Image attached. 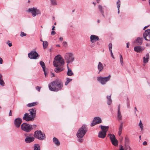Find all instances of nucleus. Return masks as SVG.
Returning <instances> with one entry per match:
<instances>
[{
  "mask_svg": "<svg viewBox=\"0 0 150 150\" xmlns=\"http://www.w3.org/2000/svg\"><path fill=\"white\" fill-rule=\"evenodd\" d=\"M4 82L2 79V76L0 73V84L3 86H4Z\"/></svg>",
  "mask_w": 150,
  "mask_h": 150,
  "instance_id": "nucleus-28",
  "label": "nucleus"
},
{
  "mask_svg": "<svg viewBox=\"0 0 150 150\" xmlns=\"http://www.w3.org/2000/svg\"><path fill=\"white\" fill-rule=\"evenodd\" d=\"M149 58V55L148 53H147L145 57L143 58V62L144 63L146 64L147 63Z\"/></svg>",
  "mask_w": 150,
  "mask_h": 150,
  "instance_id": "nucleus-21",
  "label": "nucleus"
},
{
  "mask_svg": "<svg viewBox=\"0 0 150 150\" xmlns=\"http://www.w3.org/2000/svg\"><path fill=\"white\" fill-rule=\"evenodd\" d=\"M120 59L121 64L123 66V59L121 55H120Z\"/></svg>",
  "mask_w": 150,
  "mask_h": 150,
  "instance_id": "nucleus-39",
  "label": "nucleus"
},
{
  "mask_svg": "<svg viewBox=\"0 0 150 150\" xmlns=\"http://www.w3.org/2000/svg\"><path fill=\"white\" fill-rule=\"evenodd\" d=\"M64 58L66 62L67 63L68 65L70 63L73 62L75 59L74 54L71 52H67L65 53Z\"/></svg>",
  "mask_w": 150,
  "mask_h": 150,
  "instance_id": "nucleus-5",
  "label": "nucleus"
},
{
  "mask_svg": "<svg viewBox=\"0 0 150 150\" xmlns=\"http://www.w3.org/2000/svg\"><path fill=\"white\" fill-rule=\"evenodd\" d=\"M52 77L54 76V75L53 73H52Z\"/></svg>",
  "mask_w": 150,
  "mask_h": 150,
  "instance_id": "nucleus-60",
  "label": "nucleus"
},
{
  "mask_svg": "<svg viewBox=\"0 0 150 150\" xmlns=\"http://www.w3.org/2000/svg\"><path fill=\"white\" fill-rule=\"evenodd\" d=\"M107 99V104L108 105H110L112 103V99H111V95L107 96L106 97Z\"/></svg>",
  "mask_w": 150,
  "mask_h": 150,
  "instance_id": "nucleus-26",
  "label": "nucleus"
},
{
  "mask_svg": "<svg viewBox=\"0 0 150 150\" xmlns=\"http://www.w3.org/2000/svg\"><path fill=\"white\" fill-rule=\"evenodd\" d=\"M48 42L46 41H43V46L44 49L46 48L48 45Z\"/></svg>",
  "mask_w": 150,
  "mask_h": 150,
  "instance_id": "nucleus-31",
  "label": "nucleus"
},
{
  "mask_svg": "<svg viewBox=\"0 0 150 150\" xmlns=\"http://www.w3.org/2000/svg\"><path fill=\"white\" fill-rule=\"evenodd\" d=\"M34 135L36 138L40 140H43L45 138V134L40 130H37L35 131Z\"/></svg>",
  "mask_w": 150,
  "mask_h": 150,
  "instance_id": "nucleus-8",
  "label": "nucleus"
},
{
  "mask_svg": "<svg viewBox=\"0 0 150 150\" xmlns=\"http://www.w3.org/2000/svg\"><path fill=\"white\" fill-rule=\"evenodd\" d=\"M143 145L144 146H146L147 145V142L146 141H144L143 143Z\"/></svg>",
  "mask_w": 150,
  "mask_h": 150,
  "instance_id": "nucleus-52",
  "label": "nucleus"
},
{
  "mask_svg": "<svg viewBox=\"0 0 150 150\" xmlns=\"http://www.w3.org/2000/svg\"><path fill=\"white\" fill-rule=\"evenodd\" d=\"M59 39L61 41H62L63 40V38L62 37H60L59 38Z\"/></svg>",
  "mask_w": 150,
  "mask_h": 150,
  "instance_id": "nucleus-58",
  "label": "nucleus"
},
{
  "mask_svg": "<svg viewBox=\"0 0 150 150\" xmlns=\"http://www.w3.org/2000/svg\"><path fill=\"white\" fill-rule=\"evenodd\" d=\"M22 122V119L20 117L15 119L14 120V124L15 126L17 128L20 127Z\"/></svg>",
  "mask_w": 150,
  "mask_h": 150,
  "instance_id": "nucleus-10",
  "label": "nucleus"
},
{
  "mask_svg": "<svg viewBox=\"0 0 150 150\" xmlns=\"http://www.w3.org/2000/svg\"><path fill=\"white\" fill-rule=\"evenodd\" d=\"M109 128V127L108 126H105L101 125L100 126V128L102 130V131L103 132H105L106 133L107 131H108Z\"/></svg>",
  "mask_w": 150,
  "mask_h": 150,
  "instance_id": "nucleus-25",
  "label": "nucleus"
},
{
  "mask_svg": "<svg viewBox=\"0 0 150 150\" xmlns=\"http://www.w3.org/2000/svg\"><path fill=\"white\" fill-rule=\"evenodd\" d=\"M63 66H60L56 67L54 69V71L56 73H58L64 70Z\"/></svg>",
  "mask_w": 150,
  "mask_h": 150,
  "instance_id": "nucleus-18",
  "label": "nucleus"
},
{
  "mask_svg": "<svg viewBox=\"0 0 150 150\" xmlns=\"http://www.w3.org/2000/svg\"><path fill=\"white\" fill-rule=\"evenodd\" d=\"M55 28V26H53V28H52V30H55V29H54Z\"/></svg>",
  "mask_w": 150,
  "mask_h": 150,
  "instance_id": "nucleus-62",
  "label": "nucleus"
},
{
  "mask_svg": "<svg viewBox=\"0 0 150 150\" xmlns=\"http://www.w3.org/2000/svg\"><path fill=\"white\" fill-rule=\"evenodd\" d=\"M120 0H118L117 2V9L120 8Z\"/></svg>",
  "mask_w": 150,
  "mask_h": 150,
  "instance_id": "nucleus-41",
  "label": "nucleus"
},
{
  "mask_svg": "<svg viewBox=\"0 0 150 150\" xmlns=\"http://www.w3.org/2000/svg\"><path fill=\"white\" fill-rule=\"evenodd\" d=\"M53 142L55 145L57 146H59L60 145V142L57 138L54 137L53 138Z\"/></svg>",
  "mask_w": 150,
  "mask_h": 150,
  "instance_id": "nucleus-23",
  "label": "nucleus"
},
{
  "mask_svg": "<svg viewBox=\"0 0 150 150\" xmlns=\"http://www.w3.org/2000/svg\"><path fill=\"white\" fill-rule=\"evenodd\" d=\"M51 3L52 5H57L56 0H50Z\"/></svg>",
  "mask_w": 150,
  "mask_h": 150,
  "instance_id": "nucleus-38",
  "label": "nucleus"
},
{
  "mask_svg": "<svg viewBox=\"0 0 150 150\" xmlns=\"http://www.w3.org/2000/svg\"><path fill=\"white\" fill-rule=\"evenodd\" d=\"M11 110H10V112H9V115L10 116H12V113L11 112Z\"/></svg>",
  "mask_w": 150,
  "mask_h": 150,
  "instance_id": "nucleus-54",
  "label": "nucleus"
},
{
  "mask_svg": "<svg viewBox=\"0 0 150 150\" xmlns=\"http://www.w3.org/2000/svg\"><path fill=\"white\" fill-rule=\"evenodd\" d=\"M40 64L43 70V71H45V65L44 62L42 61H40Z\"/></svg>",
  "mask_w": 150,
  "mask_h": 150,
  "instance_id": "nucleus-32",
  "label": "nucleus"
},
{
  "mask_svg": "<svg viewBox=\"0 0 150 150\" xmlns=\"http://www.w3.org/2000/svg\"><path fill=\"white\" fill-rule=\"evenodd\" d=\"M37 105V102H33L31 103H29L28 104L27 106L30 107L34 106Z\"/></svg>",
  "mask_w": 150,
  "mask_h": 150,
  "instance_id": "nucleus-36",
  "label": "nucleus"
},
{
  "mask_svg": "<svg viewBox=\"0 0 150 150\" xmlns=\"http://www.w3.org/2000/svg\"><path fill=\"white\" fill-rule=\"evenodd\" d=\"M56 46L57 47H60V45H57Z\"/></svg>",
  "mask_w": 150,
  "mask_h": 150,
  "instance_id": "nucleus-61",
  "label": "nucleus"
},
{
  "mask_svg": "<svg viewBox=\"0 0 150 150\" xmlns=\"http://www.w3.org/2000/svg\"><path fill=\"white\" fill-rule=\"evenodd\" d=\"M108 136L110 137V138L111 141H112L116 139L115 135L113 134H109Z\"/></svg>",
  "mask_w": 150,
  "mask_h": 150,
  "instance_id": "nucleus-33",
  "label": "nucleus"
},
{
  "mask_svg": "<svg viewBox=\"0 0 150 150\" xmlns=\"http://www.w3.org/2000/svg\"><path fill=\"white\" fill-rule=\"evenodd\" d=\"M72 80V79H70L69 78H67V81L65 82V85H67Z\"/></svg>",
  "mask_w": 150,
  "mask_h": 150,
  "instance_id": "nucleus-40",
  "label": "nucleus"
},
{
  "mask_svg": "<svg viewBox=\"0 0 150 150\" xmlns=\"http://www.w3.org/2000/svg\"><path fill=\"white\" fill-rule=\"evenodd\" d=\"M111 77L110 75H109L107 77H98L97 78V81L102 85H105L106 83L110 80Z\"/></svg>",
  "mask_w": 150,
  "mask_h": 150,
  "instance_id": "nucleus-6",
  "label": "nucleus"
},
{
  "mask_svg": "<svg viewBox=\"0 0 150 150\" xmlns=\"http://www.w3.org/2000/svg\"><path fill=\"white\" fill-rule=\"evenodd\" d=\"M104 7H106L105 6H104L103 7V6L101 5H99L98 6V9L100 12V13H101L102 16L103 17H104Z\"/></svg>",
  "mask_w": 150,
  "mask_h": 150,
  "instance_id": "nucleus-17",
  "label": "nucleus"
},
{
  "mask_svg": "<svg viewBox=\"0 0 150 150\" xmlns=\"http://www.w3.org/2000/svg\"><path fill=\"white\" fill-rule=\"evenodd\" d=\"M21 128L23 131L28 132H30L33 129L32 125L30 124L23 123L21 125Z\"/></svg>",
  "mask_w": 150,
  "mask_h": 150,
  "instance_id": "nucleus-7",
  "label": "nucleus"
},
{
  "mask_svg": "<svg viewBox=\"0 0 150 150\" xmlns=\"http://www.w3.org/2000/svg\"><path fill=\"white\" fill-rule=\"evenodd\" d=\"M120 149L119 150H124V149L123 147V146L122 145H120Z\"/></svg>",
  "mask_w": 150,
  "mask_h": 150,
  "instance_id": "nucleus-49",
  "label": "nucleus"
},
{
  "mask_svg": "<svg viewBox=\"0 0 150 150\" xmlns=\"http://www.w3.org/2000/svg\"><path fill=\"white\" fill-rule=\"evenodd\" d=\"M29 113H26L24 115L23 119L27 121H33L35 117L36 110L35 108L30 109L29 110Z\"/></svg>",
  "mask_w": 150,
  "mask_h": 150,
  "instance_id": "nucleus-2",
  "label": "nucleus"
},
{
  "mask_svg": "<svg viewBox=\"0 0 150 150\" xmlns=\"http://www.w3.org/2000/svg\"><path fill=\"white\" fill-rule=\"evenodd\" d=\"M130 44L129 42H127V48H129V45Z\"/></svg>",
  "mask_w": 150,
  "mask_h": 150,
  "instance_id": "nucleus-53",
  "label": "nucleus"
},
{
  "mask_svg": "<svg viewBox=\"0 0 150 150\" xmlns=\"http://www.w3.org/2000/svg\"><path fill=\"white\" fill-rule=\"evenodd\" d=\"M108 48L109 51H112V44L111 43H109L108 44Z\"/></svg>",
  "mask_w": 150,
  "mask_h": 150,
  "instance_id": "nucleus-42",
  "label": "nucleus"
},
{
  "mask_svg": "<svg viewBox=\"0 0 150 150\" xmlns=\"http://www.w3.org/2000/svg\"><path fill=\"white\" fill-rule=\"evenodd\" d=\"M64 59L60 55H58L55 57L53 61V65L54 67L64 66Z\"/></svg>",
  "mask_w": 150,
  "mask_h": 150,
  "instance_id": "nucleus-4",
  "label": "nucleus"
},
{
  "mask_svg": "<svg viewBox=\"0 0 150 150\" xmlns=\"http://www.w3.org/2000/svg\"><path fill=\"white\" fill-rule=\"evenodd\" d=\"M143 40L142 38L138 37L134 41V43L138 45H141L143 42Z\"/></svg>",
  "mask_w": 150,
  "mask_h": 150,
  "instance_id": "nucleus-14",
  "label": "nucleus"
},
{
  "mask_svg": "<svg viewBox=\"0 0 150 150\" xmlns=\"http://www.w3.org/2000/svg\"><path fill=\"white\" fill-rule=\"evenodd\" d=\"M124 150H127L129 149V150H131V148L130 147L129 144H124Z\"/></svg>",
  "mask_w": 150,
  "mask_h": 150,
  "instance_id": "nucleus-34",
  "label": "nucleus"
},
{
  "mask_svg": "<svg viewBox=\"0 0 150 150\" xmlns=\"http://www.w3.org/2000/svg\"><path fill=\"white\" fill-rule=\"evenodd\" d=\"M97 124L96 122H93L91 124V126H93L96 124Z\"/></svg>",
  "mask_w": 150,
  "mask_h": 150,
  "instance_id": "nucleus-46",
  "label": "nucleus"
},
{
  "mask_svg": "<svg viewBox=\"0 0 150 150\" xmlns=\"http://www.w3.org/2000/svg\"><path fill=\"white\" fill-rule=\"evenodd\" d=\"M143 35L146 40L150 41V29L145 30L143 33Z\"/></svg>",
  "mask_w": 150,
  "mask_h": 150,
  "instance_id": "nucleus-11",
  "label": "nucleus"
},
{
  "mask_svg": "<svg viewBox=\"0 0 150 150\" xmlns=\"http://www.w3.org/2000/svg\"><path fill=\"white\" fill-rule=\"evenodd\" d=\"M96 1L97 3H99L100 1V0H96Z\"/></svg>",
  "mask_w": 150,
  "mask_h": 150,
  "instance_id": "nucleus-64",
  "label": "nucleus"
},
{
  "mask_svg": "<svg viewBox=\"0 0 150 150\" xmlns=\"http://www.w3.org/2000/svg\"><path fill=\"white\" fill-rule=\"evenodd\" d=\"M26 35V34L24 33L23 32H21V34H20V36L21 37H23V36H25Z\"/></svg>",
  "mask_w": 150,
  "mask_h": 150,
  "instance_id": "nucleus-44",
  "label": "nucleus"
},
{
  "mask_svg": "<svg viewBox=\"0 0 150 150\" xmlns=\"http://www.w3.org/2000/svg\"><path fill=\"white\" fill-rule=\"evenodd\" d=\"M100 20H99V19H98L97 20V23H100Z\"/></svg>",
  "mask_w": 150,
  "mask_h": 150,
  "instance_id": "nucleus-63",
  "label": "nucleus"
},
{
  "mask_svg": "<svg viewBox=\"0 0 150 150\" xmlns=\"http://www.w3.org/2000/svg\"><path fill=\"white\" fill-rule=\"evenodd\" d=\"M56 33V32L54 31H52L51 32V34L52 35H54Z\"/></svg>",
  "mask_w": 150,
  "mask_h": 150,
  "instance_id": "nucleus-51",
  "label": "nucleus"
},
{
  "mask_svg": "<svg viewBox=\"0 0 150 150\" xmlns=\"http://www.w3.org/2000/svg\"><path fill=\"white\" fill-rule=\"evenodd\" d=\"M118 111H120V105H119L118 107Z\"/></svg>",
  "mask_w": 150,
  "mask_h": 150,
  "instance_id": "nucleus-57",
  "label": "nucleus"
},
{
  "mask_svg": "<svg viewBox=\"0 0 150 150\" xmlns=\"http://www.w3.org/2000/svg\"><path fill=\"white\" fill-rule=\"evenodd\" d=\"M67 67L68 69V71L67 73V75L69 76L73 75L74 74V73L72 72L71 69L69 68L68 64L67 65Z\"/></svg>",
  "mask_w": 150,
  "mask_h": 150,
  "instance_id": "nucleus-24",
  "label": "nucleus"
},
{
  "mask_svg": "<svg viewBox=\"0 0 150 150\" xmlns=\"http://www.w3.org/2000/svg\"><path fill=\"white\" fill-rule=\"evenodd\" d=\"M63 86L62 82L60 80L57 79L49 84L48 88L51 91L57 92L62 89Z\"/></svg>",
  "mask_w": 150,
  "mask_h": 150,
  "instance_id": "nucleus-1",
  "label": "nucleus"
},
{
  "mask_svg": "<svg viewBox=\"0 0 150 150\" xmlns=\"http://www.w3.org/2000/svg\"><path fill=\"white\" fill-rule=\"evenodd\" d=\"M63 45L65 47L67 46V42L66 41H64L63 42Z\"/></svg>",
  "mask_w": 150,
  "mask_h": 150,
  "instance_id": "nucleus-47",
  "label": "nucleus"
},
{
  "mask_svg": "<svg viewBox=\"0 0 150 150\" xmlns=\"http://www.w3.org/2000/svg\"><path fill=\"white\" fill-rule=\"evenodd\" d=\"M6 43L10 47H11L12 46V43H10V41L9 40H8Z\"/></svg>",
  "mask_w": 150,
  "mask_h": 150,
  "instance_id": "nucleus-45",
  "label": "nucleus"
},
{
  "mask_svg": "<svg viewBox=\"0 0 150 150\" xmlns=\"http://www.w3.org/2000/svg\"><path fill=\"white\" fill-rule=\"evenodd\" d=\"M28 13H31L33 17L37 15L40 14V11L37 9L36 8L33 7V8H29L27 11Z\"/></svg>",
  "mask_w": 150,
  "mask_h": 150,
  "instance_id": "nucleus-9",
  "label": "nucleus"
},
{
  "mask_svg": "<svg viewBox=\"0 0 150 150\" xmlns=\"http://www.w3.org/2000/svg\"><path fill=\"white\" fill-rule=\"evenodd\" d=\"M117 117L118 120H122V115L120 111H118L117 113Z\"/></svg>",
  "mask_w": 150,
  "mask_h": 150,
  "instance_id": "nucleus-30",
  "label": "nucleus"
},
{
  "mask_svg": "<svg viewBox=\"0 0 150 150\" xmlns=\"http://www.w3.org/2000/svg\"><path fill=\"white\" fill-rule=\"evenodd\" d=\"M93 121L96 122L97 124H99L102 122L101 119L98 117H95L93 120Z\"/></svg>",
  "mask_w": 150,
  "mask_h": 150,
  "instance_id": "nucleus-22",
  "label": "nucleus"
},
{
  "mask_svg": "<svg viewBox=\"0 0 150 150\" xmlns=\"http://www.w3.org/2000/svg\"><path fill=\"white\" fill-rule=\"evenodd\" d=\"M112 144L115 146H117L118 144V141L115 139L111 141Z\"/></svg>",
  "mask_w": 150,
  "mask_h": 150,
  "instance_id": "nucleus-29",
  "label": "nucleus"
},
{
  "mask_svg": "<svg viewBox=\"0 0 150 150\" xmlns=\"http://www.w3.org/2000/svg\"><path fill=\"white\" fill-rule=\"evenodd\" d=\"M90 41L92 43H94L99 40V37L96 35H92L90 37Z\"/></svg>",
  "mask_w": 150,
  "mask_h": 150,
  "instance_id": "nucleus-15",
  "label": "nucleus"
},
{
  "mask_svg": "<svg viewBox=\"0 0 150 150\" xmlns=\"http://www.w3.org/2000/svg\"><path fill=\"white\" fill-rule=\"evenodd\" d=\"M106 133L105 132H103L100 131L99 132L98 137L101 138H104L106 136Z\"/></svg>",
  "mask_w": 150,
  "mask_h": 150,
  "instance_id": "nucleus-19",
  "label": "nucleus"
},
{
  "mask_svg": "<svg viewBox=\"0 0 150 150\" xmlns=\"http://www.w3.org/2000/svg\"><path fill=\"white\" fill-rule=\"evenodd\" d=\"M144 49L145 47L144 46H137L134 47V50L137 52L141 53Z\"/></svg>",
  "mask_w": 150,
  "mask_h": 150,
  "instance_id": "nucleus-13",
  "label": "nucleus"
},
{
  "mask_svg": "<svg viewBox=\"0 0 150 150\" xmlns=\"http://www.w3.org/2000/svg\"><path fill=\"white\" fill-rule=\"evenodd\" d=\"M34 137H33L26 136L25 139V142L27 143H29L33 142L34 140Z\"/></svg>",
  "mask_w": 150,
  "mask_h": 150,
  "instance_id": "nucleus-16",
  "label": "nucleus"
},
{
  "mask_svg": "<svg viewBox=\"0 0 150 150\" xmlns=\"http://www.w3.org/2000/svg\"><path fill=\"white\" fill-rule=\"evenodd\" d=\"M35 88H36V89L38 91H39V92L40 91V89H41L40 87L39 86H37Z\"/></svg>",
  "mask_w": 150,
  "mask_h": 150,
  "instance_id": "nucleus-48",
  "label": "nucleus"
},
{
  "mask_svg": "<svg viewBox=\"0 0 150 150\" xmlns=\"http://www.w3.org/2000/svg\"><path fill=\"white\" fill-rule=\"evenodd\" d=\"M134 108L135 109V111H134V113H135V114L136 115V116H137V115L136 113V111H137V108L136 107H135Z\"/></svg>",
  "mask_w": 150,
  "mask_h": 150,
  "instance_id": "nucleus-55",
  "label": "nucleus"
},
{
  "mask_svg": "<svg viewBox=\"0 0 150 150\" xmlns=\"http://www.w3.org/2000/svg\"><path fill=\"white\" fill-rule=\"evenodd\" d=\"M129 139L128 137H126L125 139V144H129Z\"/></svg>",
  "mask_w": 150,
  "mask_h": 150,
  "instance_id": "nucleus-37",
  "label": "nucleus"
},
{
  "mask_svg": "<svg viewBox=\"0 0 150 150\" xmlns=\"http://www.w3.org/2000/svg\"><path fill=\"white\" fill-rule=\"evenodd\" d=\"M139 125L140 126V128L141 129V130H142L143 129V125L142 123V122L141 121L139 124Z\"/></svg>",
  "mask_w": 150,
  "mask_h": 150,
  "instance_id": "nucleus-43",
  "label": "nucleus"
},
{
  "mask_svg": "<svg viewBox=\"0 0 150 150\" xmlns=\"http://www.w3.org/2000/svg\"><path fill=\"white\" fill-rule=\"evenodd\" d=\"M123 122H120V124L119 126V131L122 132V129L123 127Z\"/></svg>",
  "mask_w": 150,
  "mask_h": 150,
  "instance_id": "nucleus-35",
  "label": "nucleus"
},
{
  "mask_svg": "<svg viewBox=\"0 0 150 150\" xmlns=\"http://www.w3.org/2000/svg\"><path fill=\"white\" fill-rule=\"evenodd\" d=\"M148 26H146L145 27H144V28H143V30H145L146 28H147L148 27Z\"/></svg>",
  "mask_w": 150,
  "mask_h": 150,
  "instance_id": "nucleus-59",
  "label": "nucleus"
},
{
  "mask_svg": "<svg viewBox=\"0 0 150 150\" xmlns=\"http://www.w3.org/2000/svg\"><path fill=\"white\" fill-rule=\"evenodd\" d=\"M110 52L111 55V57H112L113 59H114L115 58H114V56H113V55L112 51H110Z\"/></svg>",
  "mask_w": 150,
  "mask_h": 150,
  "instance_id": "nucleus-50",
  "label": "nucleus"
},
{
  "mask_svg": "<svg viewBox=\"0 0 150 150\" xmlns=\"http://www.w3.org/2000/svg\"><path fill=\"white\" fill-rule=\"evenodd\" d=\"M87 131V129L85 125H83L78 130L76 133L78 138V141L80 143L83 142L82 138L84 136Z\"/></svg>",
  "mask_w": 150,
  "mask_h": 150,
  "instance_id": "nucleus-3",
  "label": "nucleus"
},
{
  "mask_svg": "<svg viewBox=\"0 0 150 150\" xmlns=\"http://www.w3.org/2000/svg\"><path fill=\"white\" fill-rule=\"evenodd\" d=\"M28 56L30 59H36L38 56V54L35 51H32L28 53Z\"/></svg>",
  "mask_w": 150,
  "mask_h": 150,
  "instance_id": "nucleus-12",
  "label": "nucleus"
},
{
  "mask_svg": "<svg viewBox=\"0 0 150 150\" xmlns=\"http://www.w3.org/2000/svg\"><path fill=\"white\" fill-rule=\"evenodd\" d=\"M33 150H40V145L38 144H35L34 145Z\"/></svg>",
  "mask_w": 150,
  "mask_h": 150,
  "instance_id": "nucleus-27",
  "label": "nucleus"
},
{
  "mask_svg": "<svg viewBox=\"0 0 150 150\" xmlns=\"http://www.w3.org/2000/svg\"><path fill=\"white\" fill-rule=\"evenodd\" d=\"M104 68V67L102 64L100 62H98V69L99 70L98 73L99 74L100 72L102 71Z\"/></svg>",
  "mask_w": 150,
  "mask_h": 150,
  "instance_id": "nucleus-20",
  "label": "nucleus"
},
{
  "mask_svg": "<svg viewBox=\"0 0 150 150\" xmlns=\"http://www.w3.org/2000/svg\"><path fill=\"white\" fill-rule=\"evenodd\" d=\"M122 131H118V134L119 136H120L121 134Z\"/></svg>",
  "mask_w": 150,
  "mask_h": 150,
  "instance_id": "nucleus-56",
  "label": "nucleus"
}]
</instances>
